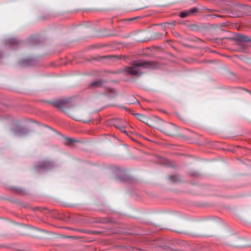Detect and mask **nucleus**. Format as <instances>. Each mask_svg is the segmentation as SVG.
<instances>
[{"instance_id": "20e7f679", "label": "nucleus", "mask_w": 251, "mask_h": 251, "mask_svg": "<svg viewBox=\"0 0 251 251\" xmlns=\"http://www.w3.org/2000/svg\"><path fill=\"white\" fill-rule=\"evenodd\" d=\"M198 9L196 8L193 7L190 9L186 10L182 12L180 14V17L184 18L193 15L195 13H196Z\"/></svg>"}, {"instance_id": "7ed1b4c3", "label": "nucleus", "mask_w": 251, "mask_h": 251, "mask_svg": "<svg viewBox=\"0 0 251 251\" xmlns=\"http://www.w3.org/2000/svg\"><path fill=\"white\" fill-rule=\"evenodd\" d=\"M29 131L25 128L17 127L13 129V133L15 135L18 137H22L27 134Z\"/></svg>"}, {"instance_id": "39448f33", "label": "nucleus", "mask_w": 251, "mask_h": 251, "mask_svg": "<svg viewBox=\"0 0 251 251\" xmlns=\"http://www.w3.org/2000/svg\"><path fill=\"white\" fill-rule=\"evenodd\" d=\"M34 63V60L32 58H26L20 61V64L23 66L32 65Z\"/></svg>"}, {"instance_id": "ddd939ff", "label": "nucleus", "mask_w": 251, "mask_h": 251, "mask_svg": "<svg viewBox=\"0 0 251 251\" xmlns=\"http://www.w3.org/2000/svg\"><path fill=\"white\" fill-rule=\"evenodd\" d=\"M176 176H171L170 177V180L172 181H176Z\"/></svg>"}, {"instance_id": "1a4fd4ad", "label": "nucleus", "mask_w": 251, "mask_h": 251, "mask_svg": "<svg viewBox=\"0 0 251 251\" xmlns=\"http://www.w3.org/2000/svg\"><path fill=\"white\" fill-rule=\"evenodd\" d=\"M134 116L138 120H139L144 123H145L146 121L147 120V118L141 114L136 113V114H134Z\"/></svg>"}, {"instance_id": "2eb2a0df", "label": "nucleus", "mask_w": 251, "mask_h": 251, "mask_svg": "<svg viewBox=\"0 0 251 251\" xmlns=\"http://www.w3.org/2000/svg\"><path fill=\"white\" fill-rule=\"evenodd\" d=\"M2 57V54L1 53H0V60L1 59Z\"/></svg>"}, {"instance_id": "6e6552de", "label": "nucleus", "mask_w": 251, "mask_h": 251, "mask_svg": "<svg viewBox=\"0 0 251 251\" xmlns=\"http://www.w3.org/2000/svg\"><path fill=\"white\" fill-rule=\"evenodd\" d=\"M237 39L241 42H248L251 40V39L247 36L240 35L237 37Z\"/></svg>"}, {"instance_id": "f257e3e1", "label": "nucleus", "mask_w": 251, "mask_h": 251, "mask_svg": "<svg viewBox=\"0 0 251 251\" xmlns=\"http://www.w3.org/2000/svg\"><path fill=\"white\" fill-rule=\"evenodd\" d=\"M154 64L151 62L139 60L132 62L130 66L126 67L124 71L128 75L134 76H140L142 72L141 70L143 68H152Z\"/></svg>"}, {"instance_id": "9b49d317", "label": "nucleus", "mask_w": 251, "mask_h": 251, "mask_svg": "<svg viewBox=\"0 0 251 251\" xmlns=\"http://www.w3.org/2000/svg\"><path fill=\"white\" fill-rule=\"evenodd\" d=\"M124 123H123V124H114V126L116 128L120 130L121 128L123 126H126V122Z\"/></svg>"}, {"instance_id": "9d476101", "label": "nucleus", "mask_w": 251, "mask_h": 251, "mask_svg": "<svg viewBox=\"0 0 251 251\" xmlns=\"http://www.w3.org/2000/svg\"><path fill=\"white\" fill-rule=\"evenodd\" d=\"M101 84V81L100 80H96L94 82H93L91 84V86H96L98 87L100 86V85Z\"/></svg>"}, {"instance_id": "423d86ee", "label": "nucleus", "mask_w": 251, "mask_h": 251, "mask_svg": "<svg viewBox=\"0 0 251 251\" xmlns=\"http://www.w3.org/2000/svg\"><path fill=\"white\" fill-rule=\"evenodd\" d=\"M52 167V162L50 161H44L42 162L41 164L40 165L39 168L38 169L39 170L40 169H47L50 168Z\"/></svg>"}, {"instance_id": "f8f14e48", "label": "nucleus", "mask_w": 251, "mask_h": 251, "mask_svg": "<svg viewBox=\"0 0 251 251\" xmlns=\"http://www.w3.org/2000/svg\"><path fill=\"white\" fill-rule=\"evenodd\" d=\"M126 127V126H123L121 128L120 130L122 132L124 133L126 135H127V132L125 130V128Z\"/></svg>"}, {"instance_id": "0eeeda50", "label": "nucleus", "mask_w": 251, "mask_h": 251, "mask_svg": "<svg viewBox=\"0 0 251 251\" xmlns=\"http://www.w3.org/2000/svg\"><path fill=\"white\" fill-rule=\"evenodd\" d=\"M6 44L9 45L13 48H14V45H18L19 44L18 41L15 38H12L8 39L5 41Z\"/></svg>"}, {"instance_id": "f03ea898", "label": "nucleus", "mask_w": 251, "mask_h": 251, "mask_svg": "<svg viewBox=\"0 0 251 251\" xmlns=\"http://www.w3.org/2000/svg\"><path fill=\"white\" fill-rule=\"evenodd\" d=\"M71 99H62L59 100L54 101L53 103V105L59 109L64 111L69 116L73 118V119L77 121H82L83 123H86L89 122L90 120H83L81 117L76 114H70L67 111H65V109L71 107L70 104Z\"/></svg>"}, {"instance_id": "4468645a", "label": "nucleus", "mask_w": 251, "mask_h": 251, "mask_svg": "<svg viewBox=\"0 0 251 251\" xmlns=\"http://www.w3.org/2000/svg\"><path fill=\"white\" fill-rule=\"evenodd\" d=\"M66 140L67 142H74L75 141V140L72 138H67Z\"/></svg>"}]
</instances>
